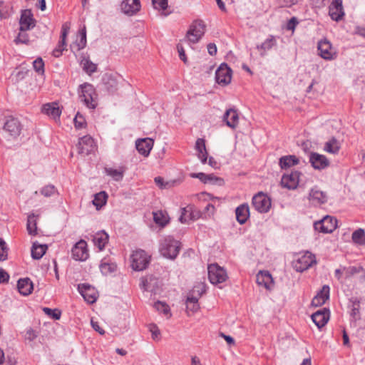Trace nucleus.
Masks as SVG:
<instances>
[{
  "instance_id": "obj_1",
  "label": "nucleus",
  "mask_w": 365,
  "mask_h": 365,
  "mask_svg": "<svg viewBox=\"0 0 365 365\" xmlns=\"http://www.w3.org/2000/svg\"><path fill=\"white\" fill-rule=\"evenodd\" d=\"M180 250V243L170 236L165 237L160 244L161 255L168 259L176 258Z\"/></svg>"
},
{
  "instance_id": "obj_2",
  "label": "nucleus",
  "mask_w": 365,
  "mask_h": 365,
  "mask_svg": "<svg viewBox=\"0 0 365 365\" xmlns=\"http://www.w3.org/2000/svg\"><path fill=\"white\" fill-rule=\"evenodd\" d=\"M81 93L79 98L84 105L90 109H95L97 106L96 93L94 87L88 83L80 85Z\"/></svg>"
},
{
  "instance_id": "obj_3",
  "label": "nucleus",
  "mask_w": 365,
  "mask_h": 365,
  "mask_svg": "<svg viewBox=\"0 0 365 365\" xmlns=\"http://www.w3.org/2000/svg\"><path fill=\"white\" fill-rule=\"evenodd\" d=\"M205 25L201 20L195 21L190 26L185 38L181 42L196 43L204 35Z\"/></svg>"
},
{
  "instance_id": "obj_4",
  "label": "nucleus",
  "mask_w": 365,
  "mask_h": 365,
  "mask_svg": "<svg viewBox=\"0 0 365 365\" xmlns=\"http://www.w3.org/2000/svg\"><path fill=\"white\" fill-rule=\"evenodd\" d=\"M208 279L213 284H218L225 282L227 279L226 270L217 264H212L208 266Z\"/></svg>"
},
{
  "instance_id": "obj_5",
  "label": "nucleus",
  "mask_w": 365,
  "mask_h": 365,
  "mask_svg": "<svg viewBox=\"0 0 365 365\" xmlns=\"http://www.w3.org/2000/svg\"><path fill=\"white\" fill-rule=\"evenodd\" d=\"M317 49L319 55L324 60L332 61L336 58V50L332 46L329 41L324 38L318 42Z\"/></svg>"
},
{
  "instance_id": "obj_6",
  "label": "nucleus",
  "mask_w": 365,
  "mask_h": 365,
  "mask_svg": "<svg viewBox=\"0 0 365 365\" xmlns=\"http://www.w3.org/2000/svg\"><path fill=\"white\" fill-rule=\"evenodd\" d=\"M149 263V257L144 250H138L131 255V266L134 270L141 271L145 269Z\"/></svg>"
},
{
  "instance_id": "obj_7",
  "label": "nucleus",
  "mask_w": 365,
  "mask_h": 365,
  "mask_svg": "<svg viewBox=\"0 0 365 365\" xmlns=\"http://www.w3.org/2000/svg\"><path fill=\"white\" fill-rule=\"evenodd\" d=\"M254 208L260 213H267L271 207V199L263 192H259L252 197Z\"/></svg>"
},
{
  "instance_id": "obj_8",
  "label": "nucleus",
  "mask_w": 365,
  "mask_h": 365,
  "mask_svg": "<svg viewBox=\"0 0 365 365\" xmlns=\"http://www.w3.org/2000/svg\"><path fill=\"white\" fill-rule=\"evenodd\" d=\"M21 129V124L17 118L12 116H9L6 118L3 130L10 138L13 139L16 138L19 136Z\"/></svg>"
},
{
  "instance_id": "obj_9",
  "label": "nucleus",
  "mask_w": 365,
  "mask_h": 365,
  "mask_svg": "<svg viewBox=\"0 0 365 365\" xmlns=\"http://www.w3.org/2000/svg\"><path fill=\"white\" fill-rule=\"evenodd\" d=\"M314 263H316L314 255L307 252L293 262V267L297 272H302L312 267Z\"/></svg>"
},
{
  "instance_id": "obj_10",
  "label": "nucleus",
  "mask_w": 365,
  "mask_h": 365,
  "mask_svg": "<svg viewBox=\"0 0 365 365\" xmlns=\"http://www.w3.org/2000/svg\"><path fill=\"white\" fill-rule=\"evenodd\" d=\"M314 229L323 233H331L336 227V220L327 215L321 220L316 222L314 225Z\"/></svg>"
},
{
  "instance_id": "obj_11",
  "label": "nucleus",
  "mask_w": 365,
  "mask_h": 365,
  "mask_svg": "<svg viewBox=\"0 0 365 365\" xmlns=\"http://www.w3.org/2000/svg\"><path fill=\"white\" fill-rule=\"evenodd\" d=\"M301 173L297 170H292L290 173L283 175L281 184L284 187L289 190H294L299 185Z\"/></svg>"
},
{
  "instance_id": "obj_12",
  "label": "nucleus",
  "mask_w": 365,
  "mask_h": 365,
  "mask_svg": "<svg viewBox=\"0 0 365 365\" xmlns=\"http://www.w3.org/2000/svg\"><path fill=\"white\" fill-rule=\"evenodd\" d=\"M71 253L73 258L76 260H86L89 256L86 242L83 240H81L76 242L72 248Z\"/></svg>"
},
{
  "instance_id": "obj_13",
  "label": "nucleus",
  "mask_w": 365,
  "mask_h": 365,
  "mask_svg": "<svg viewBox=\"0 0 365 365\" xmlns=\"http://www.w3.org/2000/svg\"><path fill=\"white\" fill-rule=\"evenodd\" d=\"M77 147L79 154L88 155L95 150L96 143L90 135H85L79 139Z\"/></svg>"
},
{
  "instance_id": "obj_14",
  "label": "nucleus",
  "mask_w": 365,
  "mask_h": 365,
  "mask_svg": "<svg viewBox=\"0 0 365 365\" xmlns=\"http://www.w3.org/2000/svg\"><path fill=\"white\" fill-rule=\"evenodd\" d=\"M19 24L21 32L31 30L35 27L36 21L31 10L26 9L21 12Z\"/></svg>"
},
{
  "instance_id": "obj_15",
  "label": "nucleus",
  "mask_w": 365,
  "mask_h": 365,
  "mask_svg": "<svg viewBox=\"0 0 365 365\" xmlns=\"http://www.w3.org/2000/svg\"><path fill=\"white\" fill-rule=\"evenodd\" d=\"M232 78V70L225 63H222L215 72V79L218 84L227 85Z\"/></svg>"
},
{
  "instance_id": "obj_16",
  "label": "nucleus",
  "mask_w": 365,
  "mask_h": 365,
  "mask_svg": "<svg viewBox=\"0 0 365 365\" xmlns=\"http://www.w3.org/2000/svg\"><path fill=\"white\" fill-rule=\"evenodd\" d=\"M78 290L84 299L90 304L94 303L98 298V293L95 288L88 284H80Z\"/></svg>"
},
{
  "instance_id": "obj_17",
  "label": "nucleus",
  "mask_w": 365,
  "mask_h": 365,
  "mask_svg": "<svg viewBox=\"0 0 365 365\" xmlns=\"http://www.w3.org/2000/svg\"><path fill=\"white\" fill-rule=\"evenodd\" d=\"M140 8V0H123L120 5L122 12L130 16L136 14Z\"/></svg>"
},
{
  "instance_id": "obj_18",
  "label": "nucleus",
  "mask_w": 365,
  "mask_h": 365,
  "mask_svg": "<svg viewBox=\"0 0 365 365\" xmlns=\"http://www.w3.org/2000/svg\"><path fill=\"white\" fill-rule=\"evenodd\" d=\"M308 199L312 205H319L327 202V195L318 187H314L309 191Z\"/></svg>"
},
{
  "instance_id": "obj_19",
  "label": "nucleus",
  "mask_w": 365,
  "mask_h": 365,
  "mask_svg": "<svg viewBox=\"0 0 365 365\" xmlns=\"http://www.w3.org/2000/svg\"><path fill=\"white\" fill-rule=\"evenodd\" d=\"M329 14L331 19L339 21L344 16L341 0H333L329 7Z\"/></svg>"
},
{
  "instance_id": "obj_20",
  "label": "nucleus",
  "mask_w": 365,
  "mask_h": 365,
  "mask_svg": "<svg viewBox=\"0 0 365 365\" xmlns=\"http://www.w3.org/2000/svg\"><path fill=\"white\" fill-rule=\"evenodd\" d=\"M309 162L314 169L322 170L327 168L329 162L327 158L317 153H312L309 155Z\"/></svg>"
},
{
  "instance_id": "obj_21",
  "label": "nucleus",
  "mask_w": 365,
  "mask_h": 365,
  "mask_svg": "<svg viewBox=\"0 0 365 365\" xmlns=\"http://www.w3.org/2000/svg\"><path fill=\"white\" fill-rule=\"evenodd\" d=\"M329 319V312L327 309L319 310L312 315V319L315 325L321 329L327 324Z\"/></svg>"
},
{
  "instance_id": "obj_22",
  "label": "nucleus",
  "mask_w": 365,
  "mask_h": 365,
  "mask_svg": "<svg viewBox=\"0 0 365 365\" xmlns=\"http://www.w3.org/2000/svg\"><path fill=\"white\" fill-rule=\"evenodd\" d=\"M159 286V280L152 275L140 279V287L144 291L155 292Z\"/></svg>"
},
{
  "instance_id": "obj_23",
  "label": "nucleus",
  "mask_w": 365,
  "mask_h": 365,
  "mask_svg": "<svg viewBox=\"0 0 365 365\" xmlns=\"http://www.w3.org/2000/svg\"><path fill=\"white\" fill-rule=\"evenodd\" d=\"M153 146V141L151 138H147L139 139L135 143V147L138 153L145 157L149 155Z\"/></svg>"
},
{
  "instance_id": "obj_24",
  "label": "nucleus",
  "mask_w": 365,
  "mask_h": 365,
  "mask_svg": "<svg viewBox=\"0 0 365 365\" xmlns=\"http://www.w3.org/2000/svg\"><path fill=\"white\" fill-rule=\"evenodd\" d=\"M222 119L228 127L235 129L239 123V115L236 110L229 108L225 111Z\"/></svg>"
},
{
  "instance_id": "obj_25",
  "label": "nucleus",
  "mask_w": 365,
  "mask_h": 365,
  "mask_svg": "<svg viewBox=\"0 0 365 365\" xmlns=\"http://www.w3.org/2000/svg\"><path fill=\"white\" fill-rule=\"evenodd\" d=\"M256 282L258 285L267 289H271L274 283L272 275L268 271H259L256 276Z\"/></svg>"
},
{
  "instance_id": "obj_26",
  "label": "nucleus",
  "mask_w": 365,
  "mask_h": 365,
  "mask_svg": "<svg viewBox=\"0 0 365 365\" xmlns=\"http://www.w3.org/2000/svg\"><path fill=\"white\" fill-rule=\"evenodd\" d=\"M276 45V38L272 35H269L262 43L257 45L256 48L259 51V55L263 57Z\"/></svg>"
},
{
  "instance_id": "obj_27",
  "label": "nucleus",
  "mask_w": 365,
  "mask_h": 365,
  "mask_svg": "<svg viewBox=\"0 0 365 365\" xmlns=\"http://www.w3.org/2000/svg\"><path fill=\"white\" fill-rule=\"evenodd\" d=\"M42 112L53 118L54 120L59 119L61 110L56 103H46L42 107Z\"/></svg>"
},
{
  "instance_id": "obj_28",
  "label": "nucleus",
  "mask_w": 365,
  "mask_h": 365,
  "mask_svg": "<svg viewBox=\"0 0 365 365\" xmlns=\"http://www.w3.org/2000/svg\"><path fill=\"white\" fill-rule=\"evenodd\" d=\"M237 221L243 225L250 217V208L247 204H242L238 206L235 210Z\"/></svg>"
},
{
  "instance_id": "obj_29",
  "label": "nucleus",
  "mask_w": 365,
  "mask_h": 365,
  "mask_svg": "<svg viewBox=\"0 0 365 365\" xmlns=\"http://www.w3.org/2000/svg\"><path fill=\"white\" fill-rule=\"evenodd\" d=\"M17 287L20 294L24 296L29 295L34 289L33 283L29 278L20 279Z\"/></svg>"
},
{
  "instance_id": "obj_30",
  "label": "nucleus",
  "mask_w": 365,
  "mask_h": 365,
  "mask_svg": "<svg viewBox=\"0 0 365 365\" xmlns=\"http://www.w3.org/2000/svg\"><path fill=\"white\" fill-rule=\"evenodd\" d=\"M93 242L99 250H103L108 242V235L105 231H99L93 236Z\"/></svg>"
},
{
  "instance_id": "obj_31",
  "label": "nucleus",
  "mask_w": 365,
  "mask_h": 365,
  "mask_svg": "<svg viewBox=\"0 0 365 365\" xmlns=\"http://www.w3.org/2000/svg\"><path fill=\"white\" fill-rule=\"evenodd\" d=\"M195 149L197 152V156L202 164H205L207 160V152L206 150L205 140L198 138L195 143Z\"/></svg>"
},
{
  "instance_id": "obj_32",
  "label": "nucleus",
  "mask_w": 365,
  "mask_h": 365,
  "mask_svg": "<svg viewBox=\"0 0 365 365\" xmlns=\"http://www.w3.org/2000/svg\"><path fill=\"white\" fill-rule=\"evenodd\" d=\"M346 279L356 277L360 274H364V267L361 264H355L344 269Z\"/></svg>"
},
{
  "instance_id": "obj_33",
  "label": "nucleus",
  "mask_w": 365,
  "mask_h": 365,
  "mask_svg": "<svg viewBox=\"0 0 365 365\" xmlns=\"http://www.w3.org/2000/svg\"><path fill=\"white\" fill-rule=\"evenodd\" d=\"M153 220L158 225L165 227L169 222V217L166 212L158 210L153 212Z\"/></svg>"
},
{
  "instance_id": "obj_34",
  "label": "nucleus",
  "mask_w": 365,
  "mask_h": 365,
  "mask_svg": "<svg viewBox=\"0 0 365 365\" xmlns=\"http://www.w3.org/2000/svg\"><path fill=\"white\" fill-rule=\"evenodd\" d=\"M47 245H39L37 242H34L31 248V257L34 259H41L46 253Z\"/></svg>"
},
{
  "instance_id": "obj_35",
  "label": "nucleus",
  "mask_w": 365,
  "mask_h": 365,
  "mask_svg": "<svg viewBox=\"0 0 365 365\" xmlns=\"http://www.w3.org/2000/svg\"><path fill=\"white\" fill-rule=\"evenodd\" d=\"M299 163V159L295 155H287L280 158L279 165L282 169H287Z\"/></svg>"
},
{
  "instance_id": "obj_36",
  "label": "nucleus",
  "mask_w": 365,
  "mask_h": 365,
  "mask_svg": "<svg viewBox=\"0 0 365 365\" xmlns=\"http://www.w3.org/2000/svg\"><path fill=\"white\" fill-rule=\"evenodd\" d=\"M108 195L106 192L101 191L98 193H96L94 195V198L93 200V204L96 206L97 210L101 208L103 205H106L107 201Z\"/></svg>"
},
{
  "instance_id": "obj_37",
  "label": "nucleus",
  "mask_w": 365,
  "mask_h": 365,
  "mask_svg": "<svg viewBox=\"0 0 365 365\" xmlns=\"http://www.w3.org/2000/svg\"><path fill=\"white\" fill-rule=\"evenodd\" d=\"M105 172L107 175L111 177L115 181L121 180L124 175V170L121 168L119 169L108 168L105 169Z\"/></svg>"
},
{
  "instance_id": "obj_38",
  "label": "nucleus",
  "mask_w": 365,
  "mask_h": 365,
  "mask_svg": "<svg viewBox=\"0 0 365 365\" xmlns=\"http://www.w3.org/2000/svg\"><path fill=\"white\" fill-rule=\"evenodd\" d=\"M36 215L32 213L28 216L26 229L29 235H36L37 233Z\"/></svg>"
},
{
  "instance_id": "obj_39",
  "label": "nucleus",
  "mask_w": 365,
  "mask_h": 365,
  "mask_svg": "<svg viewBox=\"0 0 365 365\" xmlns=\"http://www.w3.org/2000/svg\"><path fill=\"white\" fill-rule=\"evenodd\" d=\"M340 148L339 143L335 138H332L327 141L324 145V150L329 153L336 154L339 152Z\"/></svg>"
},
{
  "instance_id": "obj_40",
  "label": "nucleus",
  "mask_w": 365,
  "mask_h": 365,
  "mask_svg": "<svg viewBox=\"0 0 365 365\" xmlns=\"http://www.w3.org/2000/svg\"><path fill=\"white\" fill-rule=\"evenodd\" d=\"M352 242L356 245H363L365 242V231L362 228L355 230L351 236Z\"/></svg>"
},
{
  "instance_id": "obj_41",
  "label": "nucleus",
  "mask_w": 365,
  "mask_h": 365,
  "mask_svg": "<svg viewBox=\"0 0 365 365\" xmlns=\"http://www.w3.org/2000/svg\"><path fill=\"white\" fill-rule=\"evenodd\" d=\"M81 64L82 66L83 71L89 75L96 71V64L93 63L88 58H83L81 62Z\"/></svg>"
},
{
  "instance_id": "obj_42",
  "label": "nucleus",
  "mask_w": 365,
  "mask_h": 365,
  "mask_svg": "<svg viewBox=\"0 0 365 365\" xmlns=\"http://www.w3.org/2000/svg\"><path fill=\"white\" fill-rule=\"evenodd\" d=\"M154 308L160 313H163L167 318H170L171 317L170 307L165 302L160 301L156 302L154 304Z\"/></svg>"
},
{
  "instance_id": "obj_43",
  "label": "nucleus",
  "mask_w": 365,
  "mask_h": 365,
  "mask_svg": "<svg viewBox=\"0 0 365 365\" xmlns=\"http://www.w3.org/2000/svg\"><path fill=\"white\" fill-rule=\"evenodd\" d=\"M351 304L349 305V307L351 309V316L356 321L360 318L359 317V309H360V304L359 302L356 299H352L351 301Z\"/></svg>"
},
{
  "instance_id": "obj_44",
  "label": "nucleus",
  "mask_w": 365,
  "mask_h": 365,
  "mask_svg": "<svg viewBox=\"0 0 365 365\" xmlns=\"http://www.w3.org/2000/svg\"><path fill=\"white\" fill-rule=\"evenodd\" d=\"M100 269L103 274L107 275L116 270V264L113 262L103 261L100 265Z\"/></svg>"
},
{
  "instance_id": "obj_45",
  "label": "nucleus",
  "mask_w": 365,
  "mask_h": 365,
  "mask_svg": "<svg viewBox=\"0 0 365 365\" xmlns=\"http://www.w3.org/2000/svg\"><path fill=\"white\" fill-rule=\"evenodd\" d=\"M57 192V190L55 187L54 185H47L44 187H43L40 190V193L43 195L44 197H49L53 196Z\"/></svg>"
},
{
  "instance_id": "obj_46",
  "label": "nucleus",
  "mask_w": 365,
  "mask_h": 365,
  "mask_svg": "<svg viewBox=\"0 0 365 365\" xmlns=\"http://www.w3.org/2000/svg\"><path fill=\"white\" fill-rule=\"evenodd\" d=\"M80 34V40L77 43L78 49H83L86 45V26L83 27L79 31Z\"/></svg>"
},
{
  "instance_id": "obj_47",
  "label": "nucleus",
  "mask_w": 365,
  "mask_h": 365,
  "mask_svg": "<svg viewBox=\"0 0 365 365\" xmlns=\"http://www.w3.org/2000/svg\"><path fill=\"white\" fill-rule=\"evenodd\" d=\"M43 311L47 316L56 320L59 319L61 315V312L57 309H52L48 307H44Z\"/></svg>"
},
{
  "instance_id": "obj_48",
  "label": "nucleus",
  "mask_w": 365,
  "mask_h": 365,
  "mask_svg": "<svg viewBox=\"0 0 365 365\" xmlns=\"http://www.w3.org/2000/svg\"><path fill=\"white\" fill-rule=\"evenodd\" d=\"M73 121H74L75 127L77 129L83 128H85V126L86 125V121L85 118L80 113H77V114L76 115V116L73 119Z\"/></svg>"
},
{
  "instance_id": "obj_49",
  "label": "nucleus",
  "mask_w": 365,
  "mask_h": 365,
  "mask_svg": "<svg viewBox=\"0 0 365 365\" xmlns=\"http://www.w3.org/2000/svg\"><path fill=\"white\" fill-rule=\"evenodd\" d=\"M8 247L6 242L0 238V261H4L7 259Z\"/></svg>"
},
{
  "instance_id": "obj_50",
  "label": "nucleus",
  "mask_w": 365,
  "mask_h": 365,
  "mask_svg": "<svg viewBox=\"0 0 365 365\" xmlns=\"http://www.w3.org/2000/svg\"><path fill=\"white\" fill-rule=\"evenodd\" d=\"M33 66L34 70L39 74H43L44 73V63L41 58H36L33 62Z\"/></svg>"
},
{
  "instance_id": "obj_51",
  "label": "nucleus",
  "mask_w": 365,
  "mask_h": 365,
  "mask_svg": "<svg viewBox=\"0 0 365 365\" xmlns=\"http://www.w3.org/2000/svg\"><path fill=\"white\" fill-rule=\"evenodd\" d=\"M155 9L165 11L168 7V0H151Z\"/></svg>"
},
{
  "instance_id": "obj_52",
  "label": "nucleus",
  "mask_w": 365,
  "mask_h": 365,
  "mask_svg": "<svg viewBox=\"0 0 365 365\" xmlns=\"http://www.w3.org/2000/svg\"><path fill=\"white\" fill-rule=\"evenodd\" d=\"M329 287L328 285H324L320 292L315 296L317 299H324V302L329 297Z\"/></svg>"
},
{
  "instance_id": "obj_53",
  "label": "nucleus",
  "mask_w": 365,
  "mask_h": 365,
  "mask_svg": "<svg viewBox=\"0 0 365 365\" xmlns=\"http://www.w3.org/2000/svg\"><path fill=\"white\" fill-rule=\"evenodd\" d=\"M223 180L213 174H207L206 184L222 185Z\"/></svg>"
},
{
  "instance_id": "obj_54",
  "label": "nucleus",
  "mask_w": 365,
  "mask_h": 365,
  "mask_svg": "<svg viewBox=\"0 0 365 365\" xmlns=\"http://www.w3.org/2000/svg\"><path fill=\"white\" fill-rule=\"evenodd\" d=\"M70 30V26L68 23H65L63 24L61 28V40L63 43V46L65 45L66 39L67 37V35Z\"/></svg>"
},
{
  "instance_id": "obj_55",
  "label": "nucleus",
  "mask_w": 365,
  "mask_h": 365,
  "mask_svg": "<svg viewBox=\"0 0 365 365\" xmlns=\"http://www.w3.org/2000/svg\"><path fill=\"white\" fill-rule=\"evenodd\" d=\"M149 330L151 332L152 338L154 340L159 339V336L160 335V331L158 327L155 324H150Z\"/></svg>"
},
{
  "instance_id": "obj_56",
  "label": "nucleus",
  "mask_w": 365,
  "mask_h": 365,
  "mask_svg": "<svg viewBox=\"0 0 365 365\" xmlns=\"http://www.w3.org/2000/svg\"><path fill=\"white\" fill-rule=\"evenodd\" d=\"M16 42L27 44L29 42V36L25 33H19L16 37Z\"/></svg>"
},
{
  "instance_id": "obj_57",
  "label": "nucleus",
  "mask_w": 365,
  "mask_h": 365,
  "mask_svg": "<svg viewBox=\"0 0 365 365\" xmlns=\"http://www.w3.org/2000/svg\"><path fill=\"white\" fill-rule=\"evenodd\" d=\"M177 49L179 53L180 58L184 62L187 63V57L185 53L184 48L182 47L181 43H178L177 45Z\"/></svg>"
},
{
  "instance_id": "obj_58",
  "label": "nucleus",
  "mask_w": 365,
  "mask_h": 365,
  "mask_svg": "<svg viewBox=\"0 0 365 365\" xmlns=\"http://www.w3.org/2000/svg\"><path fill=\"white\" fill-rule=\"evenodd\" d=\"M190 176L193 178H197L201 182L206 184L207 174H205L204 173H191Z\"/></svg>"
},
{
  "instance_id": "obj_59",
  "label": "nucleus",
  "mask_w": 365,
  "mask_h": 365,
  "mask_svg": "<svg viewBox=\"0 0 365 365\" xmlns=\"http://www.w3.org/2000/svg\"><path fill=\"white\" fill-rule=\"evenodd\" d=\"M8 16V10L3 1H0V18L6 19Z\"/></svg>"
},
{
  "instance_id": "obj_60",
  "label": "nucleus",
  "mask_w": 365,
  "mask_h": 365,
  "mask_svg": "<svg viewBox=\"0 0 365 365\" xmlns=\"http://www.w3.org/2000/svg\"><path fill=\"white\" fill-rule=\"evenodd\" d=\"M9 279V275L3 269H0V283H6Z\"/></svg>"
},
{
  "instance_id": "obj_61",
  "label": "nucleus",
  "mask_w": 365,
  "mask_h": 365,
  "mask_svg": "<svg viewBox=\"0 0 365 365\" xmlns=\"http://www.w3.org/2000/svg\"><path fill=\"white\" fill-rule=\"evenodd\" d=\"M91 326L93 328V329L96 331H98L100 334H104L105 331L104 330L100 327L98 323L97 322H94L93 320H91Z\"/></svg>"
},
{
  "instance_id": "obj_62",
  "label": "nucleus",
  "mask_w": 365,
  "mask_h": 365,
  "mask_svg": "<svg viewBox=\"0 0 365 365\" xmlns=\"http://www.w3.org/2000/svg\"><path fill=\"white\" fill-rule=\"evenodd\" d=\"M207 51L210 55L214 56L217 53V46L215 43H210L207 45Z\"/></svg>"
},
{
  "instance_id": "obj_63",
  "label": "nucleus",
  "mask_w": 365,
  "mask_h": 365,
  "mask_svg": "<svg viewBox=\"0 0 365 365\" xmlns=\"http://www.w3.org/2000/svg\"><path fill=\"white\" fill-rule=\"evenodd\" d=\"M198 292V295L200 296L205 292V285L204 284H200L193 289V292Z\"/></svg>"
},
{
  "instance_id": "obj_64",
  "label": "nucleus",
  "mask_w": 365,
  "mask_h": 365,
  "mask_svg": "<svg viewBox=\"0 0 365 365\" xmlns=\"http://www.w3.org/2000/svg\"><path fill=\"white\" fill-rule=\"evenodd\" d=\"M298 21L295 17H292L287 24V29L289 30H294Z\"/></svg>"
}]
</instances>
